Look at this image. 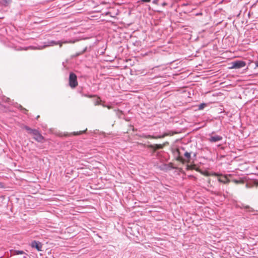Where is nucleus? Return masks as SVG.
<instances>
[{
	"instance_id": "nucleus-9",
	"label": "nucleus",
	"mask_w": 258,
	"mask_h": 258,
	"mask_svg": "<svg viewBox=\"0 0 258 258\" xmlns=\"http://www.w3.org/2000/svg\"><path fill=\"white\" fill-rule=\"evenodd\" d=\"M49 46L59 44V47H61V45H62V43H60L59 41H49Z\"/></svg>"
},
{
	"instance_id": "nucleus-26",
	"label": "nucleus",
	"mask_w": 258,
	"mask_h": 258,
	"mask_svg": "<svg viewBox=\"0 0 258 258\" xmlns=\"http://www.w3.org/2000/svg\"><path fill=\"white\" fill-rule=\"evenodd\" d=\"M9 100V98H7V101H8V100Z\"/></svg>"
},
{
	"instance_id": "nucleus-21",
	"label": "nucleus",
	"mask_w": 258,
	"mask_h": 258,
	"mask_svg": "<svg viewBox=\"0 0 258 258\" xmlns=\"http://www.w3.org/2000/svg\"><path fill=\"white\" fill-rule=\"evenodd\" d=\"M20 107H21V108H22V109H23L25 111H26L27 110L25 108H23L21 106H20Z\"/></svg>"
},
{
	"instance_id": "nucleus-24",
	"label": "nucleus",
	"mask_w": 258,
	"mask_h": 258,
	"mask_svg": "<svg viewBox=\"0 0 258 258\" xmlns=\"http://www.w3.org/2000/svg\"><path fill=\"white\" fill-rule=\"evenodd\" d=\"M2 186V183L0 182V187Z\"/></svg>"
},
{
	"instance_id": "nucleus-19",
	"label": "nucleus",
	"mask_w": 258,
	"mask_h": 258,
	"mask_svg": "<svg viewBox=\"0 0 258 258\" xmlns=\"http://www.w3.org/2000/svg\"><path fill=\"white\" fill-rule=\"evenodd\" d=\"M255 66L258 68V60L255 61Z\"/></svg>"
},
{
	"instance_id": "nucleus-25",
	"label": "nucleus",
	"mask_w": 258,
	"mask_h": 258,
	"mask_svg": "<svg viewBox=\"0 0 258 258\" xmlns=\"http://www.w3.org/2000/svg\"><path fill=\"white\" fill-rule=\"evenodd\" d=\"M19 253H23V251H19Z\"/></svg>"
},
{
	"instance_id": "nucleus-3",
	"label": "nucleus",
	"mask_w": 258,
	"mask_h": 258,
	"mask_svg": "<svg viewBox=\"0 0 258 258\" xmlns=\"http://www.w3.org/2000/svg\"><path fill=\"white\" fill-rule=\"evenodd\" d=\"M69 85L72 88H75L78 85L77 76L73 73L70 74Z\"/></svg>"
},
{
	"instance_id": "nucleus-5",
	"label": "nucleus",
	"mask_w": 258,
	"mask_h": 258,
	"mask_svg": "<svg viewBox=\"0 0 258 258\" xmlns=\"http://www.w3.org/2000/svg\"><path fill=\"white\" fill-rule=\"evenodd\" d=\"M223 138L222 136L219 135L211 136L208 139V141L211 143H216L217 142L221 141Z\"/></svg>"
},
{
	"instance_id": "nucleus-13",
	"label": "nucleus",
	"mask_w": 258,
	"mask_h": 258,
	"mask_svg": "<svg viewBox=\"0 0 258 258\" xmlns=\"http://www.w3.org/2000/svg\"><path fill=\"white\" fill-rule=\"evenodd\" d=\"M184 157L186 158L188 160H189L190 158V153L187 152H186L184 154Z\"/></svg>"
},
{
	"instance_id": "nucleus-2",
	"label": "nucleus",
	"mask_w": 258,
	"mask_h": 258,
	"mask_svg": "<svg viewBox=\"0 0 258 258\" xmlns=\"http://www.w3.org/2000/svg\"><path fill=\"white\" fill-rule=\"evenodd\" d=\"M48 46V44L47 42H45L44 45H39L38 47L33 46H29L28 47H21L20 46H13L15 49L17 50H27L28 49H42L43 48Z\"/></svg>"
},
{
	"instance_id": "nucleus-1",
	"label": "nucleus",
	"mask_w": 258,
	"mask_h": 258,
	"mask_svg": "<svg viewBox=\"0 0 258 258\" xmlns=\"http://www.w3.org/2000/svg\"><path fill=\"white\" fill-rule=\"evenodd\" d=\"M24 128H25L27 131L28 134L32 136L33 139H35L36 141L38 142H42L43 140V136L38 130L35 129H32L27 125H25L24 126Z\"/></svg>"
},
{
	"instance_id": "nucleus-17",
	"label": "nucleus",
	"mask_w": 258,
	"mask_h": 258,
	"mask_svg": "<svg viewBox=\"0 0 258 258\" xmlns=\"http://www.w3.org/2000/svg\"><path fill=\"white\" fill-rule=\"evenodd\" d=\"M141 2L143 3H149L151 2V0H141Z\"/></svg>"
},
{
	"instance_id": "nucleus-12",
	"label": "nucleus",
	"mask_w": 258,
	"mask_h": 258,
	"mask_svg": "<svg viewBox=\"0 0 258 258\" xmlns=\"http://www.w3.org/2000/svg\"><path fill=\"white\" fill-rule=\"evenodd\" d=\"M10 0H0V3L3 6H7L10 3Z\"/></svg>"
},
{
	"instance_id": "nucleus-6",
	"label": "nucleus",
	"mask_w": 258,
	"mask_h": 258,
	"mask_svg": "<svg viewBox=\"0 0 258 258\" xmlns=\"http://www.w3.org/2000/svg\"><path fill=\"white\" fill-rule=\"evenodd\" d=\"M31 246L33 248H35L38 251H41L42 244L40 242L34 240L32 241Z\"/></svg>"
},
{
	"instance_id": "nucleus-4",
	"label": "nucleus",
	"mask_w": 258,
	"mask_h": 258,
	"mask_svg": "<svg viewBox=\"0 0 258 258\" xmlns=\"http://www.w3.org/2000/svg\"><path fill=\"white\" fill-rule=\"evenodd\" d=\"M246 66V63L245 61L242 60H236L232 62V66L231 68L232 69H240Z\"/></svg>"
},
{
	"instance_id": "nucleus-16",
	"label": "nucleus",
	"mask_w": 258,
	"mask_h": 258,
	"mask_svg": "<svg viewBox=\"0 0 258 258\" xmlns=\"http://www.w3.org/2000/svg\"><path fill=\"white\" fill-rule=\"evenodd\" d=\"M205 104H200V105L199 106V109H203L204 107H205Z\"/></svg>"
},
{
	"instance_id": "nucleus-18",
	"label": "nucleus",
	"mask_w": 258,
	"mask_h": 258,
	"mask_svg": "<svg viewBox=\"0 0 258 258\" xmlns=\"http://www.w3.org/2000/svg\"><path fill=\"white\" fill-rule=\"evenodd\" d=\"M68 42H69V43H74V42H75V41H69V42L65 41V42H64L63 43H68Z\"/></svg>"
},
{
	"instance_id": "nucleus-22",
	"label": "nucleus",
	"mask_w": 258,
	"mask_h": 258,
	"mask_svg": "<svg viewBox=\"0 0 258 258\" xmlns=\"http://www.w3.org/2000/svg\"><path fill=\"white\" fill-rule=\"evenodd\" d=\"M103 106H104V107H107L108 108H109H109H110V106H106V105H103Z\"/></svg>"
},
{
	"instance_id": "nucleus-10",
	"label": "nucleus",
	"mask_w": 258,
	"mask_h": 258,
	"mask_svg": "<svg viewBox=\"0 0 258 258\" xmlns=\"http://www.w3.org/2000/svg\"><path fill=\"white\" fill-rule=\"evenodd\" d=\"M218 181L220 182H222L224 183H225L229 181V180L227 179V178L225 176H224L222 178H218Z\"/></svg>"
},
{
	"instance_id": "nucleus-11",
	"label": "nucleus",
	"mask_w": 258,
	"mask_h": 258,
	"mask_svg": "<svg viewBox=\"0 0 258 258\" xmlns=\"http://www.w3.org/2000/svg\"><path fill=\"white\" fill-rule=\"evenodd\" d=\"M87 50V47H85L82 51H81V52H78V53H76L75 55H74V57H77L82 54H83L85 52H86Z\"/></svg>"
},
{
	"instance_id": "nucleus-20",
	"label": "nucleus",
	"mask_w": 258,
	"mask_h": 258,
	"mask_svg": "<svg viewBox=\"0 0 258 258\" xmlns=\"http://www.w3.org/2000/svg\"><path fill=\"white\" fill-rule=\"evenodd\" d=\"M99 101H96V102H95V105H99Z\"/></svg>"
},
{
	"instance_id": "nucleus-23",
	"label": "nucleus",
	"mask_w": 258,
	"mask_h": 258,
	"mask_svg": "<svg viewBox=\"0 0 258 258\" xmlns=\"http://www.w3.org/2000/svg\"><path fill=\"white\" fill-rule=\"evenodd\" d=\"M88 96V97H89V98H91V97H93V96H92V95H89V96Z\"/></svg>"
},
{
	"instance_id": "nucleus-14",
	"label": "nucleus",
	"mask_w": 258,
	"mask_h": 258,
	"mask_svg": "<svg viewBox=\"0 0 258 258\" xmlns=\"http://www.w3.org/2000/svg\"><path fill=\"white\" fill-rule=\"evenodd\" d=\"M244 208L245 209H247L249 211H253V210L252 209V208H250L249 206H244Z\"/></svg>"
},
{
	"instance_id": "nucleus-8",
	"label": "nucleus",
	"mask_w": 258,
	"mask_h": 258,
	"mask_svg": "<svg viewBox=\"0 0 258 258\" xmlns=\"http://www.w3.org/2000/svg\"><path fill=\"white\" fill-rule=\"evenodd\" d=\"M163 147V145L161 144L150 145L148 146V148L152 149L155 151L158 149H162Z\"/></svg>"
},
{
	"instance_id": "nucleus-15",
	"label": "nucleus",
	"mask_w": 258,
	"mask_h": 258,
	"mask_svg": "<svg viewBox=\"0 0 258 258\" xmlns=\"http://www.w3.org/2000/svg\"><path fill=\"white\" fill-rule=\"evenodd\" d=\"M85 131H80L79 132H74L73 134L74 135H80V134H82L83 133H84Z\"/></svg>"
},
{
	"instance_id": "nucleus-7",
	"label": "nucleus",
	"mask_w": 258,
	"mask_h": 258,
	"mask_svg": "<svg viewBox=\"0 0 258 258\" xmlns=\"http://www.w3.org/2000/svg\"><path fill=\"white\" fill-rule=\"evenodd\" d=\"M167 135V134H164L163 135H160V136H153L148 135L144 136V137L145 138H147V139H149V138L150 139H161V138H163Z\"/></svg>"
}]
</instances>
